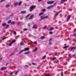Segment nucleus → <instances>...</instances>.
Here are the masks:
<instances>
[{"instance_id": "obj_1", "label": "nucleus", "mask_w": 76, "mask_h": 76, "mask_svg": "<svg viewBox=\"0 0 76 76\" xmlns=\"http://www.w3.org/2000/svg\"><path fill=\"white\" fill-rule=\"evenodd\" d=\"M45 18H48V16H46L44 17V16L42 15L40 17V18L41 20L44 19H45Z\"/></svg>"}, {"instance_id": "obj_2", "label": "nucleus", "mask_w": 76, "mask_h": 76, "mask_svg": "<svg viewBox=\"0 0 76 76\" xmlns=\"http://www.w3.org/2000/svg\"><path fill=\"white\" fill-rule=\"evenodd\" d=\"M54 5H55V4H53L52 5L48 6V7H47V9H51V8H52V7H53V6H54Z\"/></svg>"}, {"instance_id": "obj_3", "label": "nucleus", "mask_w": 76, "mask_h": 76, "mask_svg": "<svg viewBox=\"0 0 76 76\" xmlns=\"http://www.w3.org/2000/svg\"><path fill=\"white\" fill-rule=\"evenodd\" d=\"M54 3V1H50L47 3V4H53Z\"/></svg>"}, {"instance_id": "obj_4", "label": "nucleus", "mask_w": 76, "mask_h": 76, "mask_svg": "<svg viewBox=\"0 0 76 76\" xmlns=\"http://www.w3.org/2000/svg\"><path fill=\"white\" fill-rule=\"evenodd\" d=\"M36 7V6L35 5L32 6L30 8L31 9H34Z\"/></svg>"}, {"instance_id": "obj_5", "label": "nucleus", "mask_w": 76, "mask_h": 76, "mask_svg": "<svg viewBox=\"0 0 76 76\" xmlns=\"http://www.w3.org/2000/svg\"><path fill=\"white\" fill-rule=\"evenodd\" d=\"M6 69V67H4L1 68V70H5Z\"/></svg>"}, {"instance_id": "obj_6", "label": "nucleus", "mask_w": 76, "mask_h": 76, "mask_svg": "<svg viewBox=\"0 0 76 76\" xmlns=\"http://www.w3.org/2000/svg\"><path fill=\"white\" fill-rule=\"evenodd\" d=\"M64 2H65V0H62L61 1V4H63Z\"/></svg>"}, {"instance_id": "obj_7", "label": "nucleus", "mask_w": 76, "mask_h": 76, "mask_svg": "<svg viewBox=\"0 0 76 76\" xmlns=\"http://www.w3.org/2000/svg\"><path fill=\"white\" fill-rule=\"evenodd\" d=\"M33 17H34V15H30V17L29 18V19H31Z\"/></svg>"}, {"instance_id": "obj_8", "label": "nucleus", "mask_w": 76, "mask_h": 76, "mask_svg": "<svg viewBox=\"0 0 76 76\" xmlns=\"http://www.w3.org/2000/svg\"><path fill=\"white\" fill-rule=\"evenodd\" d=\"M29 50V48H26L24 49V51H28V50Z\"/></svg>"}, {"instance_id": "obj_9", "label": "nucleus", "mask_w": 76, "mask_h": 76, "mask_svg": "<svg viewBox=\"0 0 76 76\" xmlns=\"http://www.w3.org/2000/svg\"><path fill=\"white\" fill-rule=\"evenodd\" d=\"M37 48H35L34 50L33 51V52H34V53L35 52H36L37 51Z\"/></svg>"}, {"instance_id": "obj_10", "label": "nucleus", "mask_w": 76, "mask_h": 76, "mask_svg": "<svg viewBox=\"0 0 76 76\" xmlns=\"http://www.w3.org/2000/svg\"><path fill=\"white\" fill-rule=\"evenodd\" d=\"M21 13H22L23 14H25V13H26V11H22L20 12Z\"/></svg>"}, {"instance_id": "obj_11", "label": "nucleus", "mask_w": 76, "mask_h": 76, "mask_svg": "<svg viewBox=\"0 0 76 76\" xmlns=\"http://www.w3.org/2000/svg\"><path fill=\"white\" fill-rule=\"evenodd\" d=\"M10 6V5L9 4H8L6 5L5 7H9Z\"/></svg>"}, {"instance_id": "obj_12", "label": "nucleus", "mask_w": 76, "mask_h": 76, "mask_svg": "<svg viewBox=\"0 0 76 76\" xmlns=\"http://www.w3.org/2000/svg\"><path fill=\"white\" fill-rule=\"evenodd\" d=\"M16 41V40L15 39L11 41V43H14V42H15Z\"/></svg>"}, {"instance_id": "obj_13", "label": "nucleus", "mask_w": 76, "mask_h": 76, "mask_svg": "<svg viewBox=\"0 0 76 76\" xmlns=\"http://www.w3.org/2000/svg\"><path fill=\"white\" fill-rule=\"evenodd\" d=\"M15 21H13L11 22V25H14L15 24Z\"/></svg>"}, {"instance_id": "obj_14", "label": "nucleus", "mask_w": 76, "mask_h": 76, "mask_svg": "<svg viewBox=\"0 0 76 76\" xmlns=\"http://www.w3.org/2000/svg\"><path fill=\"white\" fill-rule=\"evenodd\" d=\"M9 26V25H7L5 27V28H6V29H7L8 28Z\"/></svg>"}, {"instance_id": "obj_15", "label": "nucleus", "mask_w": 76, "mask_h": 76, "mask_svg": "<svg viewBox=\"0 0 76 76\" xmlns=\"http://www.w3.org/2000/svg\"><path fill=\"white\" fill-rule=\"evenodd\" d=\"M55 59H56V57H54L52 58V61H53V60H55Z\"/></svg>"}, {"instance_id": "obj_16", "label": "nucleus", "mask_w": 76, "mask_h": 76, "mask_svg": "<svg viewBox=\"0 0 76 76\" xmlns=\"http://www.w3.org/2000/svg\"><path fill=\"white\" fill-rule=\"evenodd\" d=\"M60 12H56V13L55 14V16H57V15H58V13H59Z\"/></svg>"}, {"instance_id": "obj_17", "label": "nucleus", "mask_w": 76, "mask_h": 76, "mask_svg": "<svg viewBox=\"0 0 76 76\" xmlns=\"http://www.w3.org/2000/svg\"><path fill=\"white\" fill-rule=\"evenodd\" d=\"M25 51L24 50H20L19 52V54H20V53H22V52H23V51Z\"/></svg>"}, {"instance_id": "obj_18", "label": "nucleus", "mask_w": 76, "mask_h": 76, "mask_svg": "<svg viewBox=\"0 0 76 76\" xmlns=\"http://www.w3.org/2000/svg\"><path fill=\"white\" fill-rule=\"evenodd\" d=\"M30 16V14H28V15H27V16L26 17V18H28V17Z\"/></svg>"}, {"instance_id": "obj_19", "label": "nucleus", "mask_w": 76, "mask_h": 76, "mask_svg": "<svg viewBox=\"0 0 76 76\" xmlns=\"http://www.w3.org/2000/svg\"><path fill=\"white\" fill-rule=\"evenodd\" d=\"M52 30H53V27H51L49 31H52Z\"/></svg>"}, {"instance_id": "obj_20", "label": "nucleus", "mask_w": 76, "mask_h": 76, "mask_svg": "<svg viewBox=\"0 0 76 76\" xmlns=\"http://www.w3.org/2000/svg\"><path fill=\"white\" fill-rule=\"evenodd\" d=\"M6 23H4L2 24V25L3 26H6Z\"/></svg>"}, {"instance_id": "obj_21", "label": "nucleus", "mask_w": 76, "mask_h": 76, "mask_svg": "<svg viewBox=\"0 0 76 76\" xmlns=\"http://www.w3.org/2000/svg\"><path fill=\"white\" fill-rule=\"evenodd\" d=\"M29 53V52H27L24 53V54H28Z\"/></svg>"}, {"instance_id": "obj_22", "label": "nucleus", "mask_w": 76, "mask_h": 76, "mask_svg": "<svg viewBox=\"0 0 76 76\" xmlns=\"http://www.w3.org/2000/svg\"><path fill=\"white\" fill-rule=\"evenodd\" d=\"M69 47V46L68 45L66 46H65L64 47V48H68Z\"/></svg>"}, {"instance_id": "obj_23", "label": "nucleus", "mask_w": 76, "mask_h": 76, "mask_svg": "<svg viewBox=\"0 0 76 76\" xmlns=\"http://www.w3.org/2000/svg\"><path fill=\"white\" fill-rule=\"evenodd\" d=\"M37 26L36 25H34L33 26V27H32V28H36V27H37Z\"/></svg>"}, {"instance_id": "obj_24", "label": "nucleus", "mask_w": 76, "mask_h": 76, "mask_svg": "<svg viewBox=\"0 0 76 76\" xmlns=\"http://www.w3.org/2000/svg\"><path fill=\"white\" fill-rule=\"evenodd\" d=\"M45 38V37L44 36L42 37H41V39H44Z\"/></svg>"}, {"instance_id": "obj_25", "label": "nucleus", "mask_w": 76, "mask_h": 76, "mask_svg": "<svg viewBox=\"0 0 76 76\" xmlns=\"http://www.w3.org/2000/svg\"><path fill=\"white\" fill-rule=\"evenodd\" d=\"M23 45V42H22L20 43V45Z\"/></svg>"}, {"instance_id": "obj_26", "label": "nucleus", "mask_w": 76, "mask_h": 76, "mask_svg": "<svg viewBox=\"0 0 76 76\" xmlns=\"http://www.w3.org/2000/svg\"><path fill=\"white\" fill-rule=\"evenodd\" d=\"M43 14H44L43 13H40L39 15V16H41V15H43Z\"/></svg>"}, {"instance_id": "obj_27", "label": "nucleus", "mask_w": 76, "mask_h": 76, "mask_svg": "<svg viewBox=\"0 0 76 76\" xmlns=\"http://www.w3.org/2000/svg\"><path fill=\"white\" fill-rule=\"evenodd\" d=\"M18 3H16L14 5L15 6V7H16V6H17V5H18Z\"/></svg>"}, {"instance_id": "obj_28", "label": "nucleus", "mask_w": 76, "mask_h": 76, "mask_svg": "<svg viewBox=\"0 0 76 76\" xmlns=\"http://www.w3.org/2000/svg\"><path fill=\"white\" fill-rule=\"evenodd\" d=\"M46 9H43V10H42V11L43 12H45V11H46Z\"/></svg>"}, {"instance_id": "obj_29", "label": "nucleus", "mask_w": 76, "mask_h": 76, "mask_svg": "<svg viewBox=\"0 0 76 76\" xmlns=\"http://www.w3.org/2000/svg\"><path fill=\"white\" fill-rule=\"evenodd\" d=\"M71 18V15H68V19H70V18Z\"/></svg>"}, {"instance_id": "obj_30", "label": "nucleus", "mask_w": 76, "mask_h": 76, "mask_svg": "<svg viewBox=\"0 0 76 76\" xmlns=\"http://www.w3.org/2000/svg\"><path fill=\"white\" fill-rule=\"evenodd\" d=\"M45 57H46V56H44L42 58V59H45Z\"/></svg>"}, {"instance_id": "obj_31", "label": "nucleus", "mask_w": 76, "mask_h": 76, "mask_svg": "<svg viewBox=\"0 0 76 76\" xmlns=\"http://www.w3.org/2000/svg\"><path fill=\"white\" fill-rule=\"evenodd\" d=\"M50 74H46L45 76H50Z\"/></svg>"}, {"instance_id": "obj_32", "label": "nucleus", "mask_w": 76, "mask_h": 76, "mask_svg": "<svg viewBox=\"0 0 76 76\" xmlns=\"http://www.w3.org/2000/svg\"><path fill=\"white\" fill-rule=\"evenodd\" d=\"M13 34L15 35H16V31H14Z\"/></svg>"}, {"instance_id": "obj_33", "label": "nucleus", "mask_w": 76, "mask_h": 76, "mask_svg": "<svg viewBox=\"0 0 76 76\" xmlns=\"http://www.w3.org/2000/svg\"><path fill=\"white\" fill-rule=\"evenodd\" d=\"M49 45H52V42H50V41H49Z\"/></svg>"}, {"instance_id": "obj_34", "label": "nucleus", "mask_w": 76, "mask_h": 76, "mask_svg": "<svg viewBox=\"0 0 76 76\" xmlns=\"http://www.w3.org/2000/svg\"><path fill=\"white\" fill-rule=\"evenodd\" d=\"M32 64L33 65H36V64H37L34 63H32Z\"/></svg>"}, {"instance_id": "obj_35", "label": "nucleus", "mask_w": 76, "mask_h": 76, "mask_svg": "<svg viewBox=\"0 0 76 76\" xmlns=\"http://www.w3.org/2000/svg\"><path fill=\"white\" fill-rule=\"evenodd\" d=\"M18 72H19V71H18L16 72L15 73L14 75H16V74H17Z\"/></svg>"}, {"instance_id": "obj_36", "label": "nucleus", "mask_w": 76, "mask_h": 76, "mask_svg": "<svg viewBox=\"0 0 76 76\" xmlns=\"http://www.w3.org/2000/svg\"><path fill=\"white\" fill-rule=\"evenodd\" d=\"M21 3H22V2H19L18 4V6H20V4H21Z\"/></svg>"}, {"instance_id": "obj_37", "label": "nucleus", "mask_w": 76, "mask_h": 76, "mask_svg": "<svg viewBox=\"0 0 76 76\" xmlns=\"http://www.w3.org/2000/svg\"><path fill=\"white\" fill-rule=\"evenodd\" d=\"M23 30L24 31H27L28 30V29L24 28L23 29Z\"/></svg>"}, {"instance_id": "obj_38", "label": "nucleus", "mask_w": 76, "mask_h": 76, "mask_svg": "<svg viewBox=\"0 0 76 76\" xmlns=\"http://www.w3.org/2000/svg\"><path fill=\"white\" fill-rule=\"evenodd\" d=\"M74 49V47H73L70 50L71 51H72Z\"/></svg>"}, {"instance_id": "obj_39", "label": "nucleus", "mask_w": 76, "mask_h": 76, "mask_svg": "<svg viewBox=\"0 0 76 76\" xmlns=\"http://www.w3.org/2000/svg\"><path fill=\"white\" fill-rule=\"evenodd\" d=\"M49 34H53V32L50 31L49 32Z\"/></svg>"}, {"instance_id": "obj_40", "label": "nucleus", "mask_w": 76, "mask_h": 76, "mask_svg": "<svg viewBox=\"0 0 76 76\" xmlns=\"http://www.w3.org/2000/svg\"><path fill=\"white\" fill-rule=\"evenodd\" d=\"M13 54H14V53L11 54V55L10 56V57H11V56H13Z\"/></svg>"}, {"instance_id": "obj_41", "label": "nucleus", "mask_w": 76, "mask_h": 76, "mask_svg": "<svg viewBox=\"0 0 76 76\" xmlns=\"http://www.w3.org/2000/svg\"><path fill=\"white\" fill-rule=\"evenodd\" d=\"M30 12H32V11L33 10H32V9H31V8H30Z\"/></svg>"}, {"instance_id": "obj_42", "label": "nucleus", "mask_w": 76, "mask_h": 76, "mask_svg": "<svg viewBox=\"0 0 76 76\" xmlns=\"http://www.w3.org/2000/svg\"><path fill=\"white\" fill-rule=\"evenodd\" d=\"M11 22V20H10L8 22V23H10Z\"/></svg>"}, {"instance_id": "obj_43", "label": "nucleus", "mask_w": 76, "mask_h": 76, "mask_svg": "<svg viewBox=\"0 0 76 76\" xmlns=\"http://www.w3.org/2000/svg\"><path fill=\"white\" fill-rule=\"evenodd\" d=\"M12 43L11 42V43H10L9 44V46H11V45H12Z\"/></svg>"}, {"instance_id": "obj_44", "label": "nucleus", "mask_w": 76, "mask_h": 76, "mask_svg": "<svg viewBox=\"0 0 76 76\" xmlns=\"http://www.w3.org/2000/svg\"><path fill=\"white\" fill-rule=\"evenodd\" d=\"M34 44H37V42L36 41H35V42H34Z\"/></svg>"}, {"instance_id": "obj_45", "label": "nucleus", "mask_w": 76, "mask_h": 76, "mask_svg": "<svg viewBox=\"0 0 76 76\" xmlns=\"http://www.w3.org/2000/svg\"><path fill=\"white\" fill-rule=\"evenodd\" d=\"M47 26H45L43 28L44 29H46L47 28Z\"/></svg>"}, {"instance_id": "obj_46", "label": "nucleus", "mask_w": 76, "mask_h": 76, "mask_svg": "<svg viewBox=\"0 0 76 76\" xmlns=\"http://www.w3.org/2000/svg\"><path fill=\"white\" fill-rule=\"evenodd\" d=\"M7 38V37H5L2 39V40H4L5 39H6Z\"/></svg>"}, {"instance_id": "obj_47", "label": "nucleus", "mask_w": 76, "mask_h": 76, "mask_svg": "<svg viewBox=\"0 0 76 76\" xmlns=\"http://www.w3.org/2000/svg\"><path fill=\"white\" fill-rule=\"evenodd\" d=\"M4 0H1L0 1V2L1 3L2 1H4Z\"/></svg>"}, {"instance_id": "obj_48", "label": "nucleus", "mask_w": 76, "mask_h": 76, "mask_svg": "<svg viewBox=\"0 0 76 76\" xmlns=\"http://www.w3.org/2000/svg\"><path fill=\"white\" fill-rule=\"evenodd\" d=\"M9 74H10V75H13V73L11 72V73Z\"/></svg>"}, {"instance_id": "obj_49", "label": "nucleus", "mask_w": 76, "mask_h": 76, "mask_svg": "<svg viewBox=\"0 0 76 76\" xmlns=\"http://www.w3.org/2000/svg\"><path fill=\"white\" fill-rule=\"evenodd\" d=\"M28 67V66H25V67H26V68H27V67Z\"/></svg>"}, {"instance_id": "obj_50", "label": "nucleus", "mask_w": 76, "mask_h": 76, "mask_svg": "<svg viewBox=\"0 0 76 76\" xmlns=\"http://www.w3.org/2000/svg\"><path fill=\"white\" fill-rule=\"evenodd\" d=\"M8 64H9V63H7L6 64V66L8 65Z\"/></svg>"}, {"instance_id": "obj_51", "label": "nucleus", "mask_w": 76, "mask_h": 76, "mask_svg": "<svg viewBox=\"0 0 76 76\" xmlns=\"http://www.w3.org/2000/svg\"><path fill=\"white\" fill-rule=\"evenodd\" d=\"M74 36H75V37H76V34H74Z\"/></svg>"}, {"instance_id": "obj_52", "label": "nucleus", "mask_w": 76, "mask_h": 76, "mask_svg": "<svg viewBox=\"0 0 76 76\" xmlns=\"http://www.w3.org/2000/svg\"><path fill=\"white\" fill-rule=\"evenodd\" d=\"M76 48V47H75L74 48V49L73 50V51H74V50H75V48Z\"/></svg>"}, {"instance_id": "obj_53", "label": "nucleus", "mask_w": 76, "mask_h": 76, "mask_svg": "<svg viewBox=\"0 0 76 76\" xmlns=\"http://www.w3.org/2000/svg\"><path fill=\"white\" fill-rule=\"evenodd\" d=\"M51 39H52V38H50L49 40V41H50Z\"/></svg>"}, {"instance_id": "obj_54", "label": "nucleus", "mask_w": 76, "mask_h": 76, "mask_svg": "<svg viewBox=\"0 0 76 76\" xmlns=\"http://www.w3.org/2000/svg\"><path fill=\"white\" fill-rule=\"evenodd\" d=\"M69 18H68L67 20V22H68V21H69Z\"/></svg>"}, {"instance_id": "obj_55", "label": "nucleus", "mask_w": 76, "mask_h": 76, "mask_svg": "<svg viewBox=\"0 0 76 76\" xmlns=\"http://www.w3.org/2000/svg\"><path fill=\"white\" fill-rule=\"evenodd\" d=\"M18 24H19V23H20V22H19L18 23Z\"/></svg>"}, {"instance_id": "obj_56", "label": "nucleus", "mask_w": 76, "mask_h": 76, "mask_svg": "<svg viewBox=\"0 0 76 76\" xmlns=\"http://www.w3.org/2000/svg\"><path fill=\"white\" fill-rule=\"evenodd\" d=\"M56 61H57V62H59V61H58V60H56Z\"/></svg>"}, {"instance_id": "obj_57", "label": "nucleus", "mask_w": 76, "mask_h": 76, "mask_svg": "<svg viewBox=\"0 0 76 76\" xmlns=\"http://www.w3.org/2000/svg\"><path fill=\"white\" fill-rule=\"evenodd\" d=\"M42 1V0H39V2H40V1Z\"/></svg>"}, {"instance_id": "obj_58", "label": "nucleus", "mask_w": 76, "mask_h": 76, "mask_svg": "<svg viewBox=\"0 0 76 76\" xmlns=\"http://www.w3.org/2000/svg\"><path fill=\"white\" fill-rule=\"evenodd\" d=\"M26 6H29V5H26Z\"/></svg>"}, {"instance_id": "obj_59", "label": "nucleus", "mask_w": 76, "mask_h": 76, "mask_svg": "<svg viewBox=\"0 0 76 76\" xmlns=\"http://www.w3.org/2000/svg\"><path fill=\"white\" fill-rule=\"evenodd\" d=\"M68 56H69V57H70V55L69 54H68Z\"/></svg>"}, {"instance_id": "obj_60", "label": "nucleus", "mask_w": 76, "mask_h": 76, "mask_svg": "<svg viewBox=\"0 0 76 76\" xmlns=\"http://www.w3.org/2000/svg\"><path fill=\"white\" fill-rule=\"evenodd\" d=\"M72 57H73V56H71L70 57V58H72Z\"/></svg>"}, {"instance_id": "obj_61", "label": "nucleus", "mask_w": 76, "mask_h": 76, "mask_svg": "<svg viewBox=\"0 0 76 76\" xmlns=\"http://www.w3.org/2000/svg\"><path fill=\"white\" fill-rule=\"evenodd\" d=\"M31 42V43L33 44V42H32V41H31V42Z\"/></svg>"}, {"instance_id": "obj_62", "label": "nucleus", "mask_w": 76, "mask_h": 76, "mask_svg": "<svg viewBox=\"0 0 76 76\" xmlns=\"http://www.w3.org/2000/svg\"><path fill=\"white\" fill-rule=\"evenodd\" d=\"M3 58H0V60H1Z\"/></svg>"}, {"instance_id": "obj_63", "label": "nucleus", "mask_w": 76, "mask_h": 76, "mask_svg": "<svg viewBox=\"0 0 76 76\" xmlns=\"http://www.w3.org/2000/svg\"><path fill=\"white\" fill-rule=\"evenodd\" d=\"M29 41H30V42H31V40H29Z\"/></svg>"}, {"instance_id": "obj_64", "label": "nucleus", "mask_w": 76, "mask_h": 76, "mask_svg": "<svg viewBox=\"0 0 76 76\" xmlns=\"http://www.w3.org/2000/svg\"><path fill=\"white\" fill-rule=\"evenodd\" d=\"M24 76H28V75H25Z\"/></svg>"}]
</instances>
